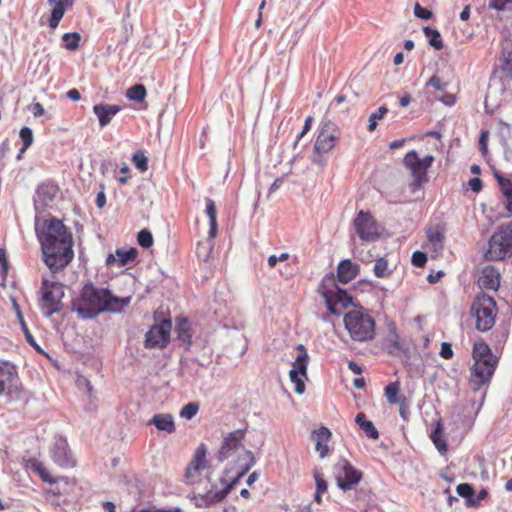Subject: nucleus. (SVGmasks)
<instances>
[{
    "instance_id": "38",
    "label": "nucleus",
    "mask_w": 512,
    "mask_h": 512,
    "mask_svg": "<svg viewBox=\"0 0 512 512\" xmlns=\"http://www.w3.org/2000/svg\"><path fill=\"white\" fill-rule=\"evenodd\" d=\"M19 136L22 140V147L17 156L18 159L21 158L22 153H24L33 143V131L29 127H22L19 133Z\"/></svg>"
},
{
    "instance_id": "39",
    "label": "nucleus",
    "mask_w": 512,
    "mask_h": 512,
    "mask_svg": "<svg viewBox=\"0 0 512 512\" xmlns=\"http://www.w3.org/2000/svg\"><path fill=\"white\" fill-rule=\"evenodd\" d=\"M499 61L501 71L512 78V50L503 51Z\"/></svg>"
},
{
    "instance_id": "49",
    "label": "nucleus",
    "mask_w": 512,
    "mask_h": 512,
    "mask_svg": "<svg viewBox=\"0 0 512 512\" xmlns=\"http://www.w3.org/2000/svg\"><path fill=\"white\" fill-rule=\"evenodd\" d=\"M198 410V403L190 402L181 409L180 416L186 419H192L197 414Z\"/></svg>"
},
{
    "instance_id": "60",
    "label": "nucleus",
    "mask_w": 512,
    "mask_h": 512,
    "mask_svg": "<svg viewBox=\"0 0 512 512\" xmlns=\"http://www.w3.org/2000/svg\"><path fill=\"white\" fill-rule=\"evenodd\" d=\"M0 265L1 269L4 273L7 272L9 264L7 259L6 250L4 248H0Z\"/></svg>"
},
{
    "instance_id": "36",
    "label": "nucleus",
    "mask_w": 512,
    "mask_h": 512,
    "mask_svg": "<svg viewBox=\"0 0 512 512\" xmlns=\"http://www.w3.org/2000/svg\"><path fill=\"white\" fill-rule=\"evenodd\" d=\"M423 33L429 39V45H431L436 50H441L443 48V42L441 40L440 32L431 27H424Z\"/></svg>"
},
{
    "instance_id": "62",
    "label": "nucleus",
    "mask_w": 512,
    "mask_h": 512,
    "mask_svg": "<svg viewBox=\"0 0 512 512\" xmlns=\"http://www.w3.org/2000/svg\"><path fill=\"white\" fill-rule=\"evenodd\" d=\"M444 275V272L442 270L437 271L436 273H430L427 276V280L429 283L434 284L437 283Z\"/></svg>"
},
{
    "instance_id": "44",
    "label": "nucleus",
    "mask_w": 512,
    "mask_h": 512,
    "mask_svg": "<svg viewBox=\"0 0 512 512\" xmlns=\"http://www.w3.org/2000/svg\"><path fill=\"white\" fill-rule=\"evenodd\" d=\"M138 244L143 248H149L153 244L152 233L148 229H142L137 236Z\"/></svg>"
},
{
    "instance_id": "35",
    "label": "nucleus",
    "mask_w": 512,
    "mask_h": 512,
    "mask_svg": "<svg viewBox=\"0 0 512 512\" xmlns=\"http://www.w3.org/2000/svg\"><path fill=\"white\" fill-rule=\"evenodd\" d=\"M443 428L440 422L437 423L436 427L433 429L431 433V440L436 446L437 450L440 453H445L447 451V443L446 440L442 437Z\"/></svg>"
},
{
    "instance_id": "20",
    "label": "nucleus",
    "mask_w": 512,
    "mask_h": 512,
    "mask_svg": "<svg viewBox=\"0 0 512 512\" xmlns=\"http://www.w3.org/2000/svg\"><path fill=\"white\" fill-rule=\"evenodd\" d=\"M206 453L207 449L205 444H200L195 451L192 461L186 469L185 476L187 482L193 483L195 481L196 474H198L202 469L206 468Z\"/></svg>"
},
{
    "instance_id": "10",
    "label": "nucleus",
    "mask_w": 512,
    "mask_h": 512,
    "mask_svg": "<svg viewBox=\"0 0 512 512\" xmlns=\"http://www.w3.org/2000/svg\"><path fill=\"white\" fill-rule=\"evenodd\" d=\"M0 395H6L10 400L23 398V389L19 382L17 369L6 361H0Z\"/></svg>"
},
{
    "instance_id": "58",
    "label": "nucleus",
    "mask_w": 512,
    "mask_h": 512,
    "mask_svg": "<svg viewBox=\"0 0 512 512\" xmlns=\"http://www.w3.org/2000/svg\"><path fill=\"white\" fill-rule=\"evenodd\" d=\"M488 495V492L487 490L485 489H482L479 491L478 495L474 498H472V500H469V506L471 507H475L477 506L481 500H484Z\"/></svg>"
},
{
    "instance_id": "37",
    "label": "nucleus",
    "mask_w": 512,
    "mask_h": 512,
    "mask_svg": "<svg viewBox=\"0 0 512 512\" xmlns=\"http://www.w3.org/2000/svg\"><path fill=\"white\" fill-rule=\"evenodd\" d=\"M146 88L142 84H135L131 86L127 92L126 97L135 102H142L146 97Z\"/></svg>"
},
{
    "instance_id": "19",
    "label": "nucleus",
    "mask_w": 512,
    "mask_h": 512,
    "mask_svg": "<svg viewBox=\"0 0 512 512\" xmlns=\"http://www.w3.org/2000/svg\"><path fill=\"white\" fill-rule=\"evenodd\" d=\"M498 135L503 147L505 168L512 174V127L503 120H499Z\"/></svg>"
},
{
    "instance_id": "16",
    "label": "nucleus",
    "mask_w": 512,
    "mask_h": 512,
    "mask_svg": "<svg viewBox=\"0 0 512 512\" xmlns=\"http://www.w3.org/2000/svg\"><path fill=\"white\" fill-rule=\"evenodd\" d=\"M354 227L357 235L363 241L372 242L380 236L378 224L369 212L359 211L354 219Z\"/></svg>"
},
{
    "instance_id": "22",
    "label": "nucleus",
    "mask_w": 512,
    "mask_h": 512,
    "mask_svg": "<svg viewBox=\"0 0 512 512\" xmlns=\"http://www.w3.org/2000/svg\"><path fill=\"white\" fill-rule=\"evenodd\" d=\"M481 289L497 291L500 286V272L494 266L487 265L482 269L478 280Z\"/></svg>"
},
{
    "instance_id": "43",
    "label": "nucleus",
    "mask_w": 512,
    "mask_h": 512,
    "mask_svg": "<svg viewBox=\"0 0 512 512\" xmlns=\"http://www.w3.org/2000/svg\"><path fill=\"white\" fill-rule=\"evenodd\" d=\"M29 462L31 468L39 474L43 481L48 482L50 484L55 482V480L50 477L49 473L47 472V470L45 469L41 462L37 461L36 459L30 460Z\"/></svg>"
},
{
    "instance_id": "6",
    "label": "nucleus",
    "mask_w": 512,
    "mask_h": 512,
    "mask_svg": "<svg viewBox=\"0 0 512 512\" xmlns=\"http://www.w3.org/2000/svg\"><path fill=\"white\" fill-rule=\"evenodd\" d=\"M497 313L496 301L484 292L478 294L471 305L475 328L480 332H487L494 326Z\"/></svg>"
},
{
    "instance_id": "2",
    "label": "nucleus",
    "mask_w": 512,
    "mask_h": 512,
    "mask_svg": "<svg viewBox=\"0 0 512 512\" xmlns=\"http://www.w3.org/2000/svg\"><path fill=\"white\" fill-rule=\"evenodd\" d=\"M130 301L131 297H116L106 288L86 284L80 296L72 300L71 309L82 319H92L103 312L121 313Z\"/></svg>"
},
{
    "instance_id": "42",
    "label": "nucleus",
    "mask_w": 512,
    "mask_h": 512,
    "mask_svg": "<svg viewBox=\"0 0 512 512\" xmlns=\"http://www.w3.org/2000/svg\"><path fill=\"white\" fill-rule=\"evenodd\" d=\"M62 40L64 42V45H65V48L70 50V51H74L78 48L79 46V41H80V35L79 33L77 32H74V33H65L63 36H62Z\"/></svg>"
},
{
    "instance_id": "54",
    "label": "nucleus",
    "mask_w": 512,
    "mask_h": 512,
    "mask_svg": "<svg viewBox=\"0 0 512 512\" xmlns=\"http://www.w3.org/2000/svg\"><path fill=\"white\" fill-rule=\"evenodd\" d=\"M512 0H489L488 6L497 11H503Z\"/></svg>"
},
{
    "instance_id": "53",
    "label": "nucleus",
    "mask_w": 512,
    "mask_h": 512,
    "mask_svg": "<svg viewBox=\"0 0 512 512\" xmlns=\"http://www.w3.org/2000/svg\"><path fill=\"white\" fill-rule=\"evenodd\" d=\"M412 264L417 267H423L427 262V255L421 251H415L411 258Z\"/></svg>"
},
{
    "instance_id": "41",
    "label": "nucleus",
    "mask_w": 512,
    "mask_h": 512,
    "mask_svg": "<svg viewBox=\"0 0 512 512\" xmlns=\"http://www.w3.org/2000/svg\"><path fill=\"white\" fill-rule=\"evenodd\" d=\"M373 272L378 278H386L392 271L388 268L387 260L385 258H379L375 261Z\"/></svg>"
},
{
    "instance_id": "25",
    "label": "nucleus",
    "mask_w": 512,
    "mask_h": 512,
    "mask_svg": "<svg viewBox=\"0 0 512 512\" xmlns=\"http://www.w3.org/2000/svg\"><path fill=\"white\" fill-rule=\"evenodd\" d=\"M121 110L118 105H110V104H96L93 107V111L95 115L98 117L99 125L101 127L107 126L112 117L115 116Z\"/></svg>"
},
{
    "instance_id": "18",
    "label": "nucleus",
    "mask_w": 512,
    "mask_h": 512,
    "mask_svg": "<svg viewBox=\"0 0 512 512\" xmlns=\"http://www.w3.org/2000/svg\"><path fill=\"white\" fill-rule=\"evenodd\" d=\"M59 188L56 184L48 182L42 183L36 190L34 197V206L36 210L44 209L52 204L55 200Z\"/></svg>"
},
{
    "instance_id": "45",
    "label": "nucleus",
    "mask_w": 512,
    "mask_h": 512,
    "mask_svg": "<svg viewBox=\"0 0 512 512\" xmlns=\"http://www.w3.org/2000/svg\"><path fill=\"white\" fill-rule=\"evenodd\" d=\"M494 176L504 196L512 193V181L510 179L504 178L498 171L494 173Z\"/></svg>"
},
{
    "instance_id": "51",
    "label": "nucleus",
    "mask_w": 512,
    "mask_h": 512,
    "mask_svg": "<svg viewBox=\"0 0 512 512\" xmlns=\"http://www.w3.org/2000/svg\"><path fill=\"white\" fill-rule=\"evenodd\" d=\"M426 85L431 86L436 90L442 91L447 87L448 83L443 82L442 79L440 77H438L437 75H433L432 77L429 78Z\"/></svg>"
},
{
    "instance_id": "9",
    "label": "nucleus",
    "mask_w": 512,
    "mask_h": 512,
    "mask_svg": "<svg viewBox=\"0 0 512 512\" xmlns=\"http://www.w3.org/2000/svg\"><path fill=\"white\" fill-rule=\"evenodd\" d=\"M41 299L39 307L45 317H51L62 309V299L64 297L63 285L57 280L42 278Z\"/></svg>"
},
{
    "instance_id": "15",
    "label": "nucleus",
    "mask_w": 512,
    "mask_h": 512,
    "mask_svg": "<svg viewBox=\"0 0 512 512\" xmlns=\"http://www.w3.org/2000/svg\"><path fill=\"white\" fill-rule=\"evenodd\" d=\"M245 435L246 429H237L235 431L228 433V435L224 437L220 449L218 451V460L220 462H223L239 452H242V458H245V451H248L247 449H245L243 445Z\"/></svg>"
},
{
    "instance_id": "30",
    "label": "nucleus",
    "mask_w": 512,
    "mask_h": 512,
    "mask_svg": "<svg viewBox=\"0 0 512 512\" xmlns=\"http://www.w3.org/2000/svg\"><path fill=\"white\" fill-rule=\"evenodd\" d=\"M355 422L368 438L374 440L379 438L378 430L376 429L372 421L366 419L364 413H358L356 415Z\"/></svg>"
},
{
    "instance_id": "64",
    "label": "nucleus",
    "mask_w": 512,
    "mask_h": 512,
    "mask_svg": "<svg viewBox=\"0 0 512 512\" xmlns=\"http://www.w3.org/2000/svg\"><path fill=\"white\" fill-rule=\"evenodd\" d=\"M348 368L354 373V374H362L363 369L360 365H358L356 362L350 360L348 362Z\"/></svg>"
},
{
    "instance_id": "23",
    "label": "nucleus",
    "mask_w": 512,
    "mask_h": 512,
    "mask_svg": "<svg viewBox=\"0 0 512 512\" xmlns=\"http://www.w3.org/2000/svg\"><path fill=\"white\" fill-rule=\"evenodd\" d=\"M48 4L53 6L49 27L55 29L64 16L66 9L73 5V0H48Z\"/></svg>"
},
{
    "instance_id": "59",
    "label": "nucleus",
    "mask_w": 512,
    "mask_h": 512,
    "mask_svg": "<svg viewBox=\"0 0 512 512\" xmlns=\"http://www.w3.org/2000/svg\"><path fill=\"white\" fill-rule=\"evenodd\" d=\"M468 185L473 192H480L482 189V180L478 177L471 178Z\"/></svg>"
},
{
    "instance_id": "11",
    "label": "nucleus",
    "mask_w": 512,
    "mask_h": 512,
    "mask_svg": "<svg viewBox=\"0 0 512 512\" xmlns=\"http://www.w3.org/2000/svg\"><path fill=\"white\" fill-rule=\"evenodd\" d=\"M404 165L410 170L413 177L411 185L418 189L428 181L427 170L431 167L434 157L427 155L420 158L415 150L409 151L404 157Z\"/></svg>"
},
{
    "instance_id": "56",
    "label": "nucleus",
    "mask_w": 512,
    "mask_h": 512,
    "mask_svg": "<svg viewBox=\"0 0 512 512\" xmlns=\"http://www.w3.org/2000/svg\"><path fill=\"white\" fill-rule=\"evenodd\" d=\"M440 355L441 357H443L444 359H450L452 358L453 356V350H452V346L450 343L448 342H443L441 344V350H440Z\"/></svg>"
},
{
    "instance_id": "52",
    "label": "nucleus",
    "mask_w": 512,
    "mask_h": 512,
    "mask_svg": "<svg viewBox=\"0 0 512 512\" xmlns=\"http://www.w3.org/2000/svg\"><path fill=\"white\" fill-rule=\"evenodd\" d=\"M414 14L416 17L428 20L432 17V12L427 8L422 7L419 3H416L414 6Z\"/></svg>"
},
{
    "instance_id": "57",
    "label": "nucleus",
    "mask_w": 512,
    "mask_h": 512,
    "mask_svg": "<svg viewBox=\"0 0 512 512\" xmlns=\"http://www.w3.org/2000/svg\"><path fill=\"white\" fill-rule=\"evenodd\" d=\"M312 117L311 116H308L305 120V123H304V126H303V129H302V132L299 134L297 140L295 141L294 143V147L297 146L299 140L311 129V125H312Z\"/></svg>"
},
{
    "instance_id": "33",
    "label": "nucleus",
    "mask_w": 512,
    "mask_h": 512,
    "mask_svg": "<svg viewBox=\"0 0 512 512\" xmlns=\"http://www.w3.org/2000/svg\"><path fill=\"white\" fill-rule=\"evenodd\" d=\"M429 244L434 252L441 251L444 247V234L438 229L430 228L427 231Z\"/></svg>"
},
{
    "instance_id": "3",
    "label": "nucleus",
    "mask_w": 512,
    "mask_h": 512,
    "mask_svg": "<svg viewBox=\"0 0 512 512\" xmlns=\"http://www.w3.org/2000/svg\"><path fill=\"white\" fill-rule=\"evenodd\" d=\"M344 325L354 341L367 342L375 337V320L362 307L347 312L344 316Z\"/></svg>"
},
{
    "instance_id": "21",
    "label": "nucleus",
    "mask_w": 512,
    "mask_h": 512,
    "mask_svg": "<svg viewBox=\"0 0 512 512\" xmlns=\"http://www.w3.org/2000/svg\"><path fill=\"white\" fill-rule=\"evenodd\" d=\"M53 461L60 467H71L74 465V460L69 454L68 445L65 439L59 438L54 442L51 449Z\"/></svg>"
},
{
    "instance_id": "50",
    "label": "nucleus",
    "mask_w": 512,
    "mask_h": 512,
    "mask_svg": "<svg viewBox=\"0 0 512 512\" xmlns=\"http://www.w3.org/2000/svg\"><path fill=\"white\" fill-rule=\"evenodd\" d=\"M313 476L315 479L316 491L318 492V494H323V493L327 492L328 483L324 479L323 475L318 470H314Z\"/></svg>"
},
{
    "instance_id": "29",
    "label": "nucleus",
    "mask_w": 512,
    "mask_h": 512,
    "mask_svg": "<svg viewBox=\"0 0 512 512\" xmlns=\"http://www.w3.org/2000/svg\"><path fill=\"white\" fill-rule=\"evenodd\" d=\"M474 362L497 363V357L492 353L490 347L484 342L475 343L473 346Z\"/></svg>"
},
{
    "instance_id": "46",
    "label": "nucleus",
    "mask_w": 512,
    "mask_h": 512,
    "mask_svg": "<svg viewBox=\"0 0 512 512\" xmlns=\"http://www.w3.org/2000/svg\"><path fill=\"white\" fill-rule=\"evenodd\" d=\"M132 161L137 169L144 172L148 169V159L142 151H137L132 158Z\"/></svg>"
},
{
    "instance_id": "28",
    "label": "nucleus",
    "mask_w": 512,
    "mask_h": 512,
    "mask_svg": "<svg viewBox=\"0 0 512 512\" xmlns=\"http://www.w3.org/2000/svg\"><path fill=\"white\" fill-rule=\"evenodd\" d=\"M149 424L154 425L158 430L165 431L169 434L175 431V423L171 414L159 413L155 414Z\"/></svg>"
},
{
    "instance_id": "47",
    "label": "nucleus",
    "mask_w": 512,
    "mask_h": 512,
    "mask_svg": "<svg viewBox=\"0 0 512 512\" xmlns=\"http://www.w3.org/2000/svg\"><path fill=\"white\" fill-rule=\"evenodd\" d=\"M388 112V108L385 106H381L378 109V112L372 113L369 117V131H374L377 127V121L382 119L384 115Z\"/></svg>"
},
{
    "instance_id": "40",
    "label": "nucleus",
    "mask_w": 512,
    "mask_h": 512,
    "mask_svg": "<svg viewBox=\"0 0 512 512\" xmlns=\"http://www.w3.org/2000/svg\"><path fill=\"white\" fill-rule=\"evenodd\" d=\"M400 391V384L398 381L391 382L385 387V397L390 404H397L400 402L398 394Z\"/></svg>"
},
{
    "instance_id": "8",
    "label": "nucleus",
    "mask_w": 512,
    "mask_h": 512,
    "mask_svg": "<svg viewBox=\"0 0 512 512\" xmlns=\"http://www.w3.org/2000/svg\"><path fill=\"white\" fill-rule=\"evenodd\" d=\"M155 323L149 328L144 337L146 349H164L170 342L172 322L165 318L163 312L155 311L153 314Z\"/></svg>"
},
{
    "instance_id": "14",
    "label": "nucleus",
    "mask_w": 512,
    "mask_h": 512,
    "mask_svg": "<svg viewBox=\"0 0 512 512\" xmlns=\"http://www.w3.org/2000/svg\"><path fill=\"white\" fill-rule=\"evenodd\" d=\"M296 349L299 351L295 361L292 363L293 368L289 371L291 382L295 385V392L302 395L305 392V383L303 378H307V365L309 355L306 348L302 344H298Z\"/></svg>"
},
{
    "instance_id": "48",
    "label": "nucleus",
    "mask_w": 512,
    "mask_h": 512,
    "mask_svg": "<svg viewBox=\"0 0 512 512\" xmlns=\"http://www.w3.org/2000/svg\"><path fill=\"white\" fill-rule=\"evenodd\" d=\"M457 493L467 500V505L469 506V500H472L474 495L473 487L468 483H461L456 488Z\"/></svg>"
},
{
    "instance_id": "12",
    "label": "nucleus",
    "mask_w": 512,
    "mask_h": 512,
    "mask_svg": "<svg viewBox=\"0 0 512 512\" xmlns=\"http://www.w3.org/2000/svg\"><path fill=\"white\" fill-rule=\"evenodd\" d=\"M341 132L338 126L331 120L324 119L321 122L319 134L314 144L317 154H327L332 151L340 139Z\"/></svg>"
},
{
    "instance_id": "5",
    "label": "nucleus",
    "mask_w": 512,
    "mask_h": 512,
    "mask_svg": "<svg viewBox=\"0 0 512 512\" xmlns=\"http://www.w3.org/2000/svg\"><path fill=\"white\" fill-rule=\"evenodd\" d=\"M255 463L256 459L254 454L251 451H245V458L238 459V465L241 470L237 476L219 491L213 492L210 490L205 494L195 496V505L197 507H204L223 501L228 493L239 483L240 479L254 466Z\"/></svg>"
},
{
    "instance_id": "4",
    "label": "nucleus",
    "mask_w": 512,
    "mask_h": 512,
    "mask_svg": "<svg viewBox=\"0 0 512 512\" xmlns=\"http://www.w3.org/2000/svg\"><path fill=\"white\" fill-rule=\"evenodd\" d=\"M319 292L325 299L327 309L332 315H341L342 310L352 304V297L347 291L336 285L333 273L327 274L322 279Z\"/></svg>"
},
{
    "instance_id": "34",
    "label": "nucleus",
    "mask_w": 512,
    "mask_h": 512,
    "mask_svg": "<svg viewBox=\"0 0 512 512\" xmlns=\"http://www.w3.org/2000/svg\"><path fill=\"white\" fill-rule=\"evenodd\" d=\"M138 255V251L136 248H130L129 250L117 249V265L118 267L125 266L131 262H133Z\"/></svg>"
},
{
    "instance_id": "27",
    "label": "nucleus",
    "mask_w": 512,
    "mask_h": 512,
    "mask_svg": "<svg viewBox=\"0 0 512 512\" xmlns=\"http://www.w3.org/2000/svg\"><path fill=\"white\" fill-rule=\"evenodd\" d=\"M315 441V449L321 458H324L329 453L328 442L331 438V432L326 427H321L313 432Z\"/></svg>"
},
{
    "instance_id": "26",
    "label": "nucleus",
    "mask_w": 512,
    "mask_h": 512,
    "mask_svg": "<svg viewBox=\"0 0 512 512\" xmlns=\"http://www.w3.org/2000/svg\"><path fill=\"white\" fill-rule=\"evenodd\" d=\"M175 332L177 339L185 344L186 349H189L192 344V330L187 318L177 317L175 319Z\"/></svg>"
},
{
    "instance_id": "1",
    "label": "nucleus",
    "mask_w": 512,
    "mask_h": 512,
    "mask_svg": "<svg viewBox=\"0 0 512 512\" xmlns=\"http://www.w3.org/2000/svg\"><path fill=\"white\" fill-rule=\"evenodd\" d=\"M38 232L43 260L51 273L63 270L73 260V238L62 221L51 218L44 222Z\"/></svg>"
},
{
    "instance_id": "7",
    "label": "nucleus",
    "mask_w": 512,
    "mask_h": 512,
    "mask_svg": "<svg viewBox=\"0 0 512 512\" xmlns=\"http://www.w3.org/2000/svg\"><path fill=\"white\" fill-rule=\"evenodd\" d=\"M510 256H512V222L498 227L489 239L488 249L483 255L486 261H499Z\"/></svg>"
},
{
    "instance_id": "17",
    "label": "nucleus",
    "mask_w": 512,
    "mask_h": 512,
    "mask_svg": "<svg viewBox=\"0 0 512 512\" xmlns=\"http://www.w3.org/2000/svg\"><path fill=\"white\" fill-rule=\"evenodd\" d=\"M497 363L474 362L471 368L470 384L474 391L489 383Z\"/></svg>"
},
{
    "instance_id": "13",
    "label": "nucleus",
    "mask_w": 512,
    "mask_h": 512,
    "mask_svg": "<svg viewBox=\"0 0 512 512\" xmlns=\"http://www.w3.org/2000/svg\"><path fill=\"white\" fill-rule=\"evenodd\" d=\"M334 474L337 486L343 491L353 489L362 479V473L356 470L351 463L344 458H341L335 464Z\"/></svg>"
},
{
    "instance_id": "32",
    "label": "nucleus",
    "mask_w": 512,
    "mask_h": 512,
    "mask_svg": "<svg viewBox=\"0 0 512 512\" xmlns=\"http://www.w3.org/2000/svg\"><path fill=\"white\" fill-rule=\"evenodd\" d=\"M205 204H206V214L209 217V221H210L209 237L215 238L216 234H217V221H216L217 212H216L215 202L210 198H206Z\"/></svg>"
},
{
    "instance_id": "55",
    "label": "nucleus",
    "mask_w": 512,
    "mask_h": 512,
    "mask_svg": "<svg viewBox=\"0 0 512 512\" xmlns=\"http://www.w3.org/2000/svg\"><path fill=\"white\" fill-rule=\"evenodd\" d=\"M391 344L389 345V353L396 354L400 349L399 336L396 333H393L389 339Z\"/></svg>"
},
{
    "instance_id": "31",
    "label": "nucleus",
    "mask_w": 512,
    "mask_h": 512,
    "mask_svg": "<svg viewBox=\"0 0 512 512\" xmlns=\"http://www.w3.org/2000/svg\"><path fill=\"white\" fill-rule=\"evenodd\" d=\"M13 306H14V309H15V312H16V315H17V318H18L21 330H22V332L25 335L26 341L32 347L36 348L37 350H40V347L36 343L33 335L31 334V332H30V330H29V328H28V326H27V324H26V322L24 320V317H23V314L21 312L19 304L16 301H14Z\"/></svg>"
},
{
    "instance_id": "63",
    "label": "nucleus",
    "mask_w": 512,
    "mask_h": 512,
    "mask_svg": "<svg viewBox=\"0 0 512 512\" xmlns=\"http://www.w3.org/2000/svg\"><path fill=\"white\" fill-rule=\"evenodd\" d=\"M95 202H96V206L98 208H100V209L105 206V204H106V195H105L104 191H100L97 194Z\"/></svg>"
},
{
    "instance_id": "61",
    "label": "nucleus",
    "mask_w": 512,
    "mask_h": 512,
    "mask_svg": "<svg viewBox=\"0 0 512 512\" xmlns=\"http://www.w3.org/2000/svg\"><path fill=\"white\" fill-rule=\"evenodd\" d=\"M30 111L35 117H40L44 114V108L40 103H34L30 106Z\"/></svg>"
},
{
    "instance_id": "24",
    "label": "nucleus",
    "mask_w": 512,
    "mask_h": 512,
    "mask_svg": "<svg viewBox=\"0 0 512 512\" xmlns=\"http://www.w3.org/2000/svg\"><path fill=\"white\" fill-rule=\"evenodd\" d=\"M359 272V265L353 263L349 259L342 260L337 267V279L339 282L346 284L352 281Z\"/></svg>"
}]
</instances>
